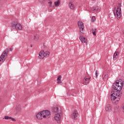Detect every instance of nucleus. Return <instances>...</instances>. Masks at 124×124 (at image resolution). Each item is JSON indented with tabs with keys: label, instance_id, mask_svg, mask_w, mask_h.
<instances>
[{
	"label": "nucleus",
	"instance_id": "6e6552de",
	"mask_svg": "<svg viewBox=\"0 0 124 124\" xmlns=\"http://www.w3.org/2000/svg\"><path fill=\"white\" fill-rule=\"evenodd\" d=\"M91 77H85L83 80V85H88L90 81H91Z\"/></svg>",
	"mask_w": 124,
	"mask_h": 124
},
{
	"label": "nucleus",
	"instance_id": "cd10ccee",
	"mask_svg": "<svg viewBox=\"0 0 124 124\" xmlns=\"http://www.w3.org/2000/svg\"><path fill=\"white\" fill-rule=\"evenodd\" d=\"M10 119L12 120V121H13L14 122H16V120H15V119L11 117V118H10Z\"/></svg>",
	"mask_w": 124,
	"mask_h": 124
},
{
	"label": "nucleus",
	"instance_id": "f3484780",
	"mask_svg": "<svg viewBox=\"0 0 124 124\" xmlns=\"http://www.w3.org/2000/svg\"><path fill=\"white\" fill-rule=\"evenodd\" d=\"M48 0V3L49 4L50 6L52 5L53 4V2L51 1L52 0H39L40 2H41L42 3H43L44 1H47Z\"/></svg>",
	"mask_w": 124,
	"mask_h": 124
},
{
	"label": "nucleus",
	"instance_id": "4468645a",
	"mask_svg": "<svg viewBox=\"0 0 124 124\" xmlns=\"http://www.w3.org/2000/svg\"><path fill=\"white\" fill-rule=\"evenodd\" d=\"M44 57H45L44 55V50H42L40 52L38 58L42 60V59H44Z\"/></svg>",
	"mask_w": 124,
	"mask_h": 124
},
{
	"label": "nucleus",
	"instance_id": "ddd939ff",
	"mask_svg": "<svg viewBox=\"0 0 124 124\" xmlns=\"http://www.w3.org/2000/svg\"><path fill=\"white\" fill-rule=\"evenodd\" d=\"M36 117L38 120H42V119H44L43 115H42L41 111L37 114Z\"/></svg>",
	"mask_w": 124,
	"mask_h": 124
},
{
	"label": "nucleus",
	"instance_id": "a211bd4d",
	"mask_svg": "<svg viewBox=\"0 0 124 124\" xmlns=\"http://www.w3.org/2000/svg\"><path fill=\"white\" fill-rule=\"evenodd\" d=\"M119 57V52L116 51L113 54V60L116 61L117 58Z\"/></svg>",
	"mask_w": 124,
	"mask_h": 124
},
{
	"label": "nucleus",
	"instance_id": "423d86ee",
	"mask_svg": "<svg viewBox=\"0 0 124 124\" xmlns=\"http://www.w3.org/2000/svg\"><path fill=\"white\" fill-rule=\"evenodd\" d=\"M41 113H42L44 119L49 118L50 116H51V114H50V111L48 110H44L41 111Z\"/></svg>",
	"mask_w": 124,
	"mask_h": 124
},
{
	"label": "nucleus",
	"instance_id": "4be33fe9",
	"mask_svg": "<svg viewBox=\"0 0 124 124\" xmlns=\"http://www.w3.org/2000/svg\"><path fill=\"white\" fill-rule=\"evenodd\" d=\"M92 33L93 35H94V36H95L96 35L95 32H96V29H92Z\"/></svg>",
	"mask_w": 124,
	"mask_h": 124
},
{
	"label": "nucleus",
	"instance_id": "dca6fc26",
	"mask_svg": "<svg viewBox=\"0 0 124 124\" xmlns=\"http://www.w3.org/2000/svg\"><path fill=\"white\" fill-rule=\"evenodd\" d=\"M57 84L62 85V76H59L57 78Z\"/></svg>",
	"mask_w": 124,
	"mask_h": 124
},
{
	"label": "nucleus",
	"instance_id": "2f4dec72",
	"mask_svg": "<svg viewBox=\"0 0 124 124\" xmlns=\"http://www.w3.org/2000/svg\"><path fill=\"white\" fill-rule=\"evenodd\" d=\"M0 101H1V100H0Z\"/></svg>",
	"mask_w": 124,
	"mask_h": 124
},
{
	"label": "nucleus",
	"instance_id": "6ab92c4d",
	"mask_svg": "<svg viewBox=\"0 0 124 124\" xmlns=\"http://www.w3.org/2000/svg\"><path fill=\"white\" fill-rule=\"evenodd\" d=\"M93 11L96 12L97 11H100V7L98 6H95L93 8Z\"/></svg>",
	"mask_w": 124,
	"mask_h": 124
},
{
	"label": "nucleus",
	"instance_id": "aec40b11",
	"mask_svg": "<svg viewBox=\"0 0 124 124\" xmlns=\"http://www.w3.org/2000/svg\"><path fill=\"white\" fill-rule=\"evenodd\" d=\"M69 7L70 8V9H74L75 7H74V4H73V2H70L69 3Z\"/></svg>",
	"mask_w": 124,
	"mask_h": 124
},
{
	"label": "nucleus",
	"instance_id": "9b49d317",
	"mask_svg": "<svg viewBox=\"0 0 124 124\" xmlns=\"http://www.w3.org/2000/svg\"><path fill=\"white\" fill-rule=\"evenodd\" d=\"M79 39L83 44L85 43L86 45H87V41H88V40L86 37H84V36H80L79 37Z\"/></svg>",
	"mask_w": 124,
	"mask_h": 124
},
{
	"label": "nucleus",
	"instance_id": "1a4fd4ad",
	"mask_svg": "<svg viewBox=\"0 0 124 124\" xmlns=\"http://www.w3.org/2000/svg\"><path fill=\"white\" fill-rule=\"evenodd\" d=\"M78 111L75 109L73 111V114H72L71 117L73 120H77L78 119Z\"/></svg>",
	"mask_w": 124,
	"mask_h": 124
},
{
	"label": "nucleus",
	"instance_id": "412c9836",
	"mask_svg": "<svg viewBox=\"0 0 124 124\" xmlns=\"http://www.w3.org/2000/svg\"><path fill=\"white\" fill-rule=\"evenodd\" d=\"M44 54L45 58H48V57H49V55H50V52H49L48 51H46L44 52Z\"/></svg>",
	"mask_w": 124,
	"mask_h": 124
},
{
	"label": "nucleus",
	"instance_id": "c756f323",
	"mask_svg": "<svg viewBox=\"0 0 124 124\" xmlns=\"http://www.w3.org/2000/svg\"><path fill=\"white\" fill-rule=\"evenodd\" d=\"M72 0V1H75V0Z\"/></svg>",
	"mask_w": 124,
	"mask_h": 124
},
{
	"label": "nucleus",
	"instance_id": "f03ea898",
	"mask_svg": "<svg viewBox=\"0 0 124 124\" xmlns=\"http://www.w3.org/2000/svg\"><path fill=\"white\" fill-rule=\"evenodd\" d=\"M122 3H118V6H117V9L116 10L115 7L113 8V12L114 15L116 18L118 19V20H120L121 19V17H122Z\"/></svg>",
	"mask_w": 124,
	"mask_h": 124
},
{
	"label": "nucleus",
	"instance_id": "7ed1b4c3",
	"mask_svg": "<svg viewBox=\"0 0 124 124\" xmlns=\"http://www.w3.org/2000/svg\"><path fill=\"white\" fill-rule=\"evenodd\" d=\"M9 52V49L6 48L2 53L1 55L0 56V62H4L7 58L8 53Z\"/></svg>",
	"mask_w": 124,
	"mask_h": 124
},
{
	"label": "nucleus",
	"instance_id": "c85d7f7f",
	"mask_svg": "<svg viewBox=\"0 0 124 124\" xmlns=\"http://www.w3.org/2000/svg\"><path fill=\"white\" fill-rule=\"evenodd\" d=\"M9 50H10V51L11 52H12L13 49H12V48H9Z\"/></svg>",
	"mask_w": 124,
	"mask_h": 124
},
{
	"label": "nucleus",
	"instance_id": "f257e3e1",
	"mask_svg": "<svg viewBox=\"0 0 124 124\" xmlns=\"http://www.w3.org/2000/svg\"><path fill=\"white\" fill-rule=\"evenodd\" d=\"M124 81H120L119 80L115 81V83H114L112 85V89L117 91L116 92L112 91L110 94V97L113 104H118L121 96L124 94Z\"/></svg>",
	"mask_w": 124,
	"mask_h": 124
},
{
	"label": "nucleus",
	"instance_id": "bb28decb",
	"mask_svg": "<svg viewBox=\"0 0 124 124\" xmlns=\"http://www.w3.org/2000/svg\"><path fill=\"white\" fill-rule=\"evenodd\" d=\"M98 75V73H97V71H95V76H96V78H97Z\"/></svg>",
	"mask_w": 124,
	"mask_h": 124
},
{
	"label": "nucleus",
	"instance_id": "0eeeda50",
	"mask_svg": "<svg viewBox=\"0 0 124 124\" xmlns=\"http://www.w3.org/2000/svg\"><path fill=\"white\" fill-rule=\"evenodd\" d=\"M31 35L32 36V39L33 40H35V41H37V40L39 39V35H38V34L35 32H33Z\"/></svg>",
	"mask_w": 124,
	"mask_h": 124
},
{
	"label": "nucleus",
	"instance_id": "39448f33",
	"mask_svg": "<svg viewBox=\"0 0 124 124\" xmlns=\"http://www.w3.org/2000/svg\"><path fill=\"white\" fill-rule=\"evenodd\" d=\"M78 28H79V31L81 33V34H83V33H84V29L85 28V26H84V23L83 22L79 21L78 22Z\"/></svg>",
	"mask_w": 124,
	"mask_h": 124
},
{
	"label": "nucleus",
	"instance_id": "f8f14e48",
	"mask_svg": "<svg viewBox=\"0 0 124 124\" xmlns=\"http://www.w3.org/2000/svg\"><path fill=\"white\" fill-rule=\"evenodd\" d=\"M60 113H57L55 114V117H54V119L57 123H60L61 121V114Z\"/></svg>",
	"mask_w": 124,
	"mask_h": 124
},
{
	"label": "nucleus",
	"instance_id": "b1692460",
	"mask_svg": "<svg viewBox=\"0 0 124 124\" xmlns=\"http://www.w3.org/2000/svg\"><path fill=\"white\" fill-rule=\"evenodd\" d=\"M55 6H59L60 5V1L58 0L57 1L54 2Z\"/></svg>",
	"mask_w": 124,
	"mask_h": 124
},
{
	"label": "nucleus",
	"instance_id": "393cba45",
	"mask_svg": "<svg viewBox=\"0 0 124 124\" xmlns=\"http://www.w3.org/2000/svg\"><path fill=\"white\" fill-rule=\"evenodd\" d=\"M95 20H96L95 16H93L92 17L91 22L92 23H93V22H94V21H95Z\"/></svg>",
	"mask_w": 124,
	"mask_h": 124
},
{
	"label": "nucleus",
	"instance_id": "7c9ffc66",
	"mask_svg": "<svg viewBox=\"0 0 124 124\" xmlns=\"http://www.w3.org/2000/svg\"><path fill=\"white\" fill-rule=\"evenodd\" d=\"M31 47H32V45H31Z\"/></svg>",
	"mask_w": 124,
	"mask_h": 124
},
{
	"label": "nucleus",
	"instance_id": "5701e85b",
	"mask_svg": "<svg viewBox=\"0 0 124 124\" xmlns=\"http://www.w3.org/2000/svg\"><path fill=\"white\" fill-rule=\"evenodd\" d=\"M108 77H109V76H108V74L105 75V76L104 77V80L105 81H107V80H108Z\"/></svg>",
	"mask_w": 124,
	"mask_h": 124
},
{
	"label": "nucleus",
	"instance_id": "a878e982",
	"mask_svg": "<svg viewBox=\"0 0 124 124\" xmlns=\"http://www.w3.org/2000/svg\"><path fill=\"white\" fill-rule=\"evenodd\" d=\"M4 119H5V120H9V119H11V117L7 116H5Z\"/></svg>",
	"mask_w": 124,
	"mask_h": 124
},
{
	"label": "nucleus",
	"instance_id": "2eb2a0df",
	"mask_svg": "<svg viewBox=\"0 0 124 124\" xmlns=\"http://www.w3.org/2000/svg\"><path fill=\"white\" fill-rule=\"evenodd\" d=\"M106 110L107 112H110L112 110V106L110 104H108L107 105L106 108Z\"/></svg>",
	"mask_w": 124,
	"mask_h": 124
},
{
	"label": "nucleus",
	"instance_id": "20e7f679",
	"mask_svg": "<svg viewBox=\"0 0 124 124\" xmlns=\"http://www.w3.org/2000/svg\"><path fill=\"white\" fill-rule=\"evenodd\" d=\"M12 29L15 30H22V25L20 23H18L17 21H14L12 23Z\"/></svg>",
	"mask_w": 124,
	"mask_h": 124
},
{
	"label": "nucleus",
	"instance_id": "9d476101",
	"mask_svg": "<svg viewBox=\"0 0 124 124\" xmlns=\"http://www.w3.org/2000/svg\"><path fill=\"white\" fill-rule=\"evenodd\" d=\"M53 113H57L58 114L62 113V109H59L58 106H55L52 109Z\"/></svg>",
	"mask_w": 124,
	"mask_h": 124
}]
</instances>
